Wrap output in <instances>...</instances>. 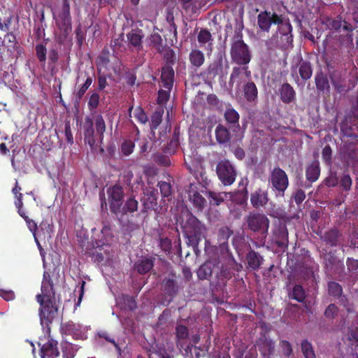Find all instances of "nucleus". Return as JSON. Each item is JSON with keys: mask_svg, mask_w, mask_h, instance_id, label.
Listing matches in <instances>:
<instances>
[{"mask_svg": "<svg viewBox=\"0 0 358 358\" xmlns=\"http://www.w3.org/2000/svg\"><path fill=\"white\" fill-rule=\"evenodd\" d=\"M272 24H280V31L276 34L275 37H280L282 41H277L276 45L280 48L288 46L292 41L291 26L287 23H282L280 17L275 13L264 11L258 15L257 25L262 31H268Z\"/></svg>", "mask_w": 358, "mask_h": 358, "instance_id": "1", "label": "nucleus"}, {"mask_svg": "<svg viewBox=\"0 0 358 358\" xmlns=\"http://www.w3.org/2000/svg\"><path fill=\"white\" fill-rule=\"evenodd\" d=\"M220 248L216 246H208L206 252L208 256L206 260L197 270V276L200 280H208L213 273L218 275L220 270Z\"/></svg>", "mask_w": 358, "mask_h": 358, "instance_id": "2", "label": "nucleus"}, {"mask_svg": "<svg viewBox=\"0 0 358 358\" xmlns=\"http://www.w3.org/2000/svg\"><path fill=\"white\" fill-rule=\"evenodd\" d=\"M185 234L189 243L193 247H196L202 238L206 234V227L191 213H187L183 224Z\"/></svg>", "mask_w": 358, "mask_h": 358, "instance_id": "3", "label": "nucleus"}, {"mask_svg": "<svg viewBox=\"0 0 358 358\" xmlns=\"http://www.w3.org/2000/svg\"><path fill=\"white\" fill-rule=\"evenodd\" d=\"M158 267L161 273L160 277L164 276L162 282V292L171 298L178 292V288L176 273L171 265L164 260L160 259L158 262ZM171 299H168L166 302L169 303Z\"/></svg>", "mask_w": 358, "mask_h": 358, "instance_id": "4", "label": "nucleus"}, {"mask_svg": "<svg viewBox=\"0 0 358 358\" xmlns=\"http://www.w3.org/2000/svg\"><path fill=\"white\" fill-rule=\"evenodd\" d=\"M37 302L40 304L39 316L41 325L47 328V333H50V324L52 323L58 312V305L55 299H41L40 296H36Z\"/></svg>", "mask_w": 358, "mask_h": 358, "instance_id": "5", "label": "nucleus"}, {"mask_svg": "<svg viewBox=\"0 0 358 358\" xmlns=\"http://www.w3.org/2000/svg\"><path fill=\"white\" fill-rule=\"evenodd\" d=\"M230 53L232 60L239 65L247 64L250 61L248 46L242 39L240 30H235Z\"/></svg>", "mask_w": 358, "mask_h": 358, "instance_id": "6", "label": "nucleus"}, {"mask_svg": "<svg viewBox=\"0 0 358 358\" xmlns=\"http://www.w3.org/2000/svg\"><path fill=\"white\" fill-rule=\"evenodd\" d=\"M247 228L253 231L259 232L264 237L268 234L270 221L264 213L250 212L245 217Z\"/></svg>", "mask_w": 358, "mask_h": 358, "instance_id": "7", "label": "nucleus"}, {"mask_svg": "<svg viewBox=\"0 0 358 358\" xmlns=\"http://www.w3.org/2000/svg\"><path fill=\"white\" fill-rule=\"evenodd\" d=\"M268 182L276 196H284L289 185V178L285 171L279 167L274 168L271 172Z\"/></svg>", "mask_w": 358, "mask_h": 358, "instance_id": "8", "label": "nucleus"}, {"mask_svg": "<svg viewBox=\"0 0 358 358\" xmlns=\"http://www.w3.org/2000/svg\"><path fill=\"white\" fill-rule=\"evenodd\" d=\"M216 173L224 185H232L237 176L234 165L228 159H222L217 162Z\"/></svg>", "mask_w": 358, "mask_h": 358, "instance_id": "9", "label": "nucleus"}, {"mask_svg": "<svg viewBox=\"0 0 358 358\" xmlns=\"http://www.w3.org/2000/svg\"><path fill=\"white\" fill-rule=\"evenodd\" d=\"M14 15L13 13L6 15L3 19L0 18V30L6 34L4 35V42L6 43L8 50H17L20 49V46L17 41L16 36L13 31H9L10 27L13 20Z\"/></svg>", "mask_w": 358, "mask_h": 358, "instance_id": "10", "label": "nucleus"}, {"mask_svg": "<svg viewBox=\"0 0 358 358\" xmlns=\"http://www.w3.org/2000/svg\"><path fill=\"white\" fill-rule=\"evenodd\" d=\"M110 212L114 215H120V206L124 196L123 188L120 185H115L108 189Z\"/></svg>", "mask_w": 358, "mask_h": 358, "instance_id": "11", "label": "nucleus"}, {"mask_svg": "<svg viewBox=\"0 0 358 358\" xmlns=\"http://www.w3.org/2000/svg\"><path fill=\"white\" fill-rule=\"evenodd\" d=\"M328 73L336 92L339 94L345 93L348 91L346 85L345 72L339 70H334V66L329 62H327Z\"/></svg>", "mask_w": 358, "mask_h": 358, "instance_id": "12", "label": "nucleus"}, {"mask_svg": "<svg viewBox=\"0 0 358 358\" xmlns=\"http://www.w3.org/2000/svg\"><path fill=\"white\" fill-rule=\"evenodd\" d=\"M48 334V341L43 344L38 343L41 346L40 355L41 358H60L57 341L52 338L50 333Z\"/></svg>", "mask_w": 358, "mask_h": 358, "instance_id": "13", "label": "nucleus"}, {"mask_svg": "<svg viewBox=\"0 0 358 358\" xmlns=\"http://www.w3.org/2000/svg\"><path fill=\"white\" fill-rule=\"evenodd\" d=\"M41 290V293L36 295L40 296L41 299H56L53 280L50 273L47 271L43 273Z\"/></svg>", "mask_w": 358, "mask_h": 358, "instance_id": "14", "label": "nucleus"}, {"mask_svg": "<svg viewBox=\"0 0 358 358\" xmlns=\"http://www.w3.org/2000/svg\"><path fill=\"white\" fill-rule=\"evenodd\" d=\"M138 210V201L134 197H129L124 205L120 206V215H115L120 222L124 224L129 221L127 213H133Z\"/></svg>", "mask_w": 358, "mask_h": 358, "instance_id": "15", "label": "nucleus"}, {"mask_svg": "<svg viewBox=\"0 0 358 358\" xmlns=\"http://www.w3.org/2000/svg\"><path fill=\"white\" fill-rule=\"evenodd\" d=\"M268 201V197L266 191L258 189L251 194L250 202L255 208L264 207Z\"/></svg>", "mask_w": 358, "mask_h": 358, "instance_id": "16", "label": "nucleus"}, {"mask_svg": "<svg viewBox=\"0 0 358 358\" xmlns=\"http://www.w3.org/2000/svg\"><path fill=\"white\" fill-rule=\"evenodd\" d=\"M108 241H96L94 247L95 248V253L93 255L95 259L98 262H102L109 254L110 245L108 243Z\"/></svg>", "mask_w": 358, "mask_h": 358, "instance_id": "17", "label": "nucleus"}, {"mask_svg": "<svg viewBox=\"0 0 358 358\" xmlns=\"http://www.w3.org/2000/svg\"><path fill=\"white\" fill-rule=\"evenodd\" d=\"M161 80L165 89L171 90L174 80V71L171 65H164L162 67Z\"/></svg>", "mask_w": 358, "mask_h": 358, "instance_id": "18", "label": "nucleus"}, {"mask_svg": "<svg viewBox=\"0 0 358 358\" xmlns=\"http://www.w3.org/2000/svg\"><path fill=\"white\" fill-rule=\"evenodd\" d=\"M281 101L289 103L295 100L296 93L293 87L288 83H284L279 89Z\"/></svg>", "mask_w": 358, "mask_h": 358, "instance_id": "19", "label": "nucleus"}, {"mask_svg": "<svg viewBox=\"0 0 358 358\" xmlns=\"http://www.w3.org/2000/svg\"><path fill=\"white\" fill-rule=\"evenodd\" d=\"M342 234L336 229H331L321 236V239L331 246H336L340 243Z\"/></svg>", "mask_w": 358, "mask_h": 358, "instance_id": "20", "label": "nucleus"}, {"mask_svg": "<svg viewBox=\"0 0 358 358\" xmlns=\"http://www.w3.org/2000/svg\"><path fill=\"white\" fill-rule=\"evenodd\" d=\"M275 240L280 248H285L288 245V231L285 224L278 227L275 232Z\"/></svg>", "mask_w": 358, "mask_h": 358, "instance_id": "21", "label": "nucleus"}, {"mask_svg": "<svg viewBox=\"0 0 358 358\" xmlns=\"http://www.w3.org/2000/svg\"><path fill=\"white\" fill-rule=\"evenodd\" d=\"M315 80L317 91L329 94L330 85L328 78L325 74H324L322 72L316 73Z\"/></svg>", "mask_w": 358, "mask_h": 358, "instance_id": "22", "label": "nucleus"}, {"mask_svg": "<svg viewBox=\"0 0 358 358\" xmlns=\"http://www.w3.org/2000/svg\"><path fill=\"white\" fill-rule=\"evenodd\" d=\"M215 137L220 144H224L230 142L231 136L226 127L219 124L215 128Z\"/></svg>", "mask_w": 358, "mask_h": 358, "instance_id": "23", "label": "nucleus"}, {"mask_svg": "<svg viewBox=\"0 0 358 358\" xmlns=\"http://www.w3.org/2000/svg\"><path fill=\"white\" fill-rule=\"evenodd\" d=\"M152 259L145 257L139 259L134 264V269L140 274H144L149 272L153 267Z\"/></svg>", "mask_w": 358, "mask_h": 358, "instance_id": "24", "label": "nucleus"}, {"mask_svg": "<svg viewBox=\"0 0 358 358\" xmlns=\"http://www.w3.org/2000/svg\"><path fill=\"white\" fill-rule=\"evenodd\" d=\"M86 123L88 124V126L85 128L84 131L85 141L92 148L96 144L94 138L95 129L93 127V121L91 119L87 118Z\"/></svg>", "mask_w": 358, "mask_h": 358, "instance_id": "25", "label": "nucleus"}, {"mask_svg": "<svg viewBox=\"0 0 358 358\" xmlns=\"http://www.w3.org/2000/svg\"><path fill=\"white\" fill-rule=\"evenodd\" d=\"M189 60L194 67L199 68L204 63V54L198 49H193L189 55Z\"/></svg>", "mask_w": 358, "mask_h": 358, "instance_id": "26", "label": "nucleus"}, {"mask_svg": "<svg viewBox=\"0 0 358 358\" xmlns=\"http://www.w3.org/2000/svg\"><path fill=\"white\" fill-rule=\"evenodd\" d=\"M224 115L226 121L231 124L232 127H234V131H236V129H239V115L237 111L234 108H228L226 109Z\"/></svg>", "mask_w": 358, "mask_h": 358, "instance_id": "27", "label": "nucleus"}, {"mask_svg": "<svg viewBox=\"0 0 358 358\" xmlns=\"http://www.w3.org/2000/svg\"><path fill=\"white\" fill-rule=\"evenodd\" d=\"M249 266L254 269H258L263 262V257L257 252L252 250L246 257Z\"/></svg>", "mask_w": 358, "mask_h": 358, "instance_id": "28", "label": "nucleus"}, {"mask_svg": "<svg viewBox=\"0 0 358 358\" xmlns=\"http://www.w3.org/2000/svg\"><path fill=\"white\" fill-rule=\"evenodd\" d=\"M320 173V169L319 162L317 161L313 162L306 169V178L310 182L316 181L319 178Z\"/></svg>", "mask_w": 358, "mask_h": 358, "instance_id": "29", "label": "nucleus"}, {"mask_svg": "<svg viewBox=\"0 0 358 358\" xmlns=\"http://www.w3.org/2000/svg\"><path fill=\"white\" fill-rule=\"evenodd\" d=\"M95 130L99 136V143H103V136L106 131V123L103 116L101 114L96 115L94 117Z\"/></svg>", "mask_w": 358, "mask_h": 358, "instance_id": "30", "label": "nucleus"}, {"mask_svg": "<svg viewBox=\"0 0 358 358\" xmlns=\"http://www.w3.org/2000/svg\"><path fill=\"white\" fill-rule=\"evenodd\" d=\"M243 92L245 99L248 101H253L257 97V88L253 82H248L244 85Z\"/></svg>", "mask_w": 358, "mask_h": 358, "instance_id": "31", "label": "nucleus"}, {"mask_svg": "<svg viewBox=\"0 0 358 358\" xmlns=\"http://www.w3.org/2000/svg\"><path fill=\"white\" fill-rule=\"evenodd\" d=\"M80 347L69 342L62 343V351L63 358H73Z\"/></svg>", "mask_w": 358, "mask_h": 358, "instance_id": "32", "label": "nucleus"}, {"mask_svg": "<svg viewBox=\"0 0 358 358\" xmlns=\"http://www.w3.org/2000/svg\"><path fill=\"white\" fill-rule=\"evenodd\" d=\"M21 217L24 220V221L27 224V226L29 230L32 233L34 238L36 236H41V231H43V222L40 224V230L38 231H37L38 226H37L36 222L34 220L30 219L26 215V213L23 216H21Z\"/></svg>", "mask_w": 358, "mask_h": 358, "instance_id": "33", "label": "nucleus"}, {"mask_svg": "<svg viewBox=\"0 0 358 358\" xmlns=\"http://www.w3.org/2000/svg\"><path fill=\"white\" fill-rule=\"evenodd\" d=\"M138 30L132 29L130 32L127 34V39L129 43L139 49L142 47V35L139 34Z\"/></svg>", "mask_w": 358, "mask_h": 358, "instance_id": "34", "label": "nucleus"}, {"mask_svg": "<svg viewBox=\"0 0 358 358\" xmlns=\"http://www.w3.org/2000/svg\"><path fill=\"white\" fill-rule=\"evenodd\" d=\"M160 187V192L162 194V203H163V206H162V208L163 206H165L167 205L168 202L170 201V196L171 195V187L169 182H162L159 185Z\"/></svg>", "mask_w": 358, "mask_h": 358, "instance_id": "35", "label": "nucleus"}, {"mask_svg": "<svg viewBox=\"0 0 358 358\" xmlns=\"http://www.w3.org/2000/svg\"><path fill=\"white\" fill-rule=\"evenodd\" d=\"M289 296L295 299L298 302H303L306 299V292L300 285H296L293 287L292 291L289 292Z\"/></svg>", "mask_w": 358, "mask_h": 358, "instance_id": "36", "label": "nucleus"}, {"mask_svg": "<svg viewBox=\"0 0 358 358\" xmlns=\"http://www.w3.org/2000/svg\"><path fill=\"white\" fill-rule=\"evenodd\" d=\"M231 195V193L227 192H209L208 196L210 199V202L214 205L219 206L222 202H223L228 196Z\"/></svg>", "mask_w": 358, "mask_h": 358, "instance_id": "37", "label": "nucleus"}, {"mask_svg": "<svg viewBox=\"0 0 358 358\" xmlns=\"http://www.w3.org/2000/svg\"><path fill=\"white\" fill-rule=\"evenodd\" d=\"M301 349L305 358H316L314 348L308 340L301 341Z\"/></svg>", "mask_w": 358, "mask_h": 358, "instance_id": "38", "label": "nucleus"}, {"mask_svg": "<svg viewBox=\"0 0 358 358\" xmlns=\"http://www.w3.org/2000/svg\"><path fill=\"white\" fill-rule=\"evenodd\" d=\"M299 74L304 80H308L313 73V70L310 62H302L299 65Z\"/></svg>", "mask_w": 358, "mask_h": 358, "instance_id": "39", "label": "nucleus"}, {"mask_svg": "<svg viewBox=\"0 0 358 358\" xmlns=\"http://www.w3.org/2000/svg\"><path fill=\"white\" fill-rule=\"evenodd\" d=\"M189 199L199 210H201L206 204V199L198 192H194L189 194Z\"/></svg>", "mask_w": 358, "mask_h": 358, "instance_id": "40", "label": "nucleus"}, {"mask_svg": "<svg viewBox=\"0 0 358 358\" xmlns=\"http://www.w3.org/2000/svg\"><path fill=\"white\" fill-rule=\"evenodd\" d=\"M328 292L329 295L337 299L343 294V289L338 282H330L328 283Z\"/></svg>", "mask_w": 358, "mask_h": 358, "instance_id": "41", "label": "nucleus"}, {"mask_svg": "<svg viewBox=\"0 0 358 358\" xmlns=\"http://www.w3.org/2000/svg\"><path fill=\"white\" fill-rule=\"evenodd\" d=\"M324 24L330 29L338 30L342 27V19L339 16L335 18L327 17L325 18Z\"/></svg>", "mask_w": 358, "mask_h": 358, "instance_id": "42", "label": "nucleus"}, {"mask_svg": "<svg viewBox=\"0 0 358 358\" xmlns=\"http://www.w3.org/2000/svg\"><path fill=\"white\" fill-rule=\"evenodd\" d=\"M198 41L200 46L213 41L210 32L206 29H201L198 34ZM211 44V43H210Z\"/></svg>", "mask_w": 358, "mask_h": 358, "instance_id": "43", "label": "nucleus"}, {"mask_svg": "<svg viewBox=\"0 0 358 358\" xmlns=\"http://www.w3.org/2000/svg\"><path fill=\"white\" fill-rule=\"evenodd\" d=\"M233 231L231 230L228 227H222L218 230V238L222 244L227 242L229 238L232 235Z\"/></svg>", "mask_w": 358, "mask_h": 358, "instance_id": "44", "label": "nucleus"}, {"mask_svg": "<svg viewBox=\"0 0 358 358\" xmlns=\"http://www.w3.org/2000/svg\"><path fill=\"white\" fill-rule=\"evenodd\" d=\"M36 54L39 62L45 66L46 60L47 49L43 44H38L36 45Z\"/></svg>", "mask_w": 358, "mask_h": 358, "instance_id": "45", "label": "nucleus"}, {"mask_svg": "<svg viewBox=\"0 0 358 358\" xmlns=\"http://www.w3.org/2000/svg\"><path fill=\"white\" fill-rule=\"evenodd\" d=\"M338 308L334 303H330L325 309L324 315L328 320H333L338 316Z\"/></svg>", "mask_w": 358, "mask_h": 358, "instance_id": "46", "label": "nucleus"}, {"mask_svg": "<svg viewBox=\"0 0 358 358\" xmlns=\"http://www.w3.org/2000/svg\"><path fill=\"white\" fill-rule=\"evenodd\" d=\"M100 101V96L98 93L94 92L91 94L90 96L87 106L89 110L92 113L94 110H95L97 107L99 106Z\"/></svg>", "mask_w": 358, "mask_h": 358, "instance_id": "47", "label": "nucleus"}, {"mask_svg": "<svg viewBox=\"0 0 358 358\" xmlns=\"http://www.w3.org/2000/svg\"><path fill=\"white\" fill-rule=\"evenodd\" d=\"M164 60L166 62L165 65H171L172 66L175 63L176 57L174 52L172 49L166 48L162 52Z\"/></svg>", "mask_w": 358, "mask_h": 358, "instance_id": "48", "label": "nucleus"}, {"mask_svg": "<svg viewBox=\"0 0 358 358\" xmlns=\"http://www.w3.org/2000/svg\"><path fill=\"white\" fill-rule=\"evenodd\" d=\"M352 184V180L351 177L348 173H344L341 178L340 180V186L345 191H349L351 189Z\"/></svg>", "mask_w": 358, "mask_h": 358, "instance_id": "49", "label": "nucleus"}, {"mask_svg": "<svg viewBox=\"0 0 358 358\" xmlns=\"http://www.w3.org/2000/svg\"><path fill=\"white\" fill-rule=\"evenodd\" d=\"M64 327H65L66 331L73 336H78L80 333V325L78 324H75L72 322H69L66 323Z\"/></svg>", "mask_w": 358, "mask_h": 358, "instance_id": "50", "label": "nucleus"}, {"mask_svg": "<svg viewBox=\"0 0 358 358\" xmlns=\"http://www.w3.org/2000/svg\"><path fill=\"white\" fill-rule=\"evenodd\" d=\"M97 335L99 338H103L106 341L111 343L115 348L120 349L114 338L106 331H100L98 332Z\"/></svg>", "mask_w": 358, "mask_h": 358, "instance_id": "51", "label": "nucleus"}, {"mask_svg": "<svg viewBox=\"0 0 358 358\" xmlns=\"http://www.w3.org/2000/svg\"><path fill=\"white\" fill-rule=\"evenodd\" d=\"M134 116L140 123H145L148 121V117L145 113L140 106L135 109L134 112Z\"/></svg>", "mask_w": 358, "mask_h": 358, "instance_id": "52", "label": "nucleus"}, {"mask_svg": "<svg viewBox=\"0 0 358 358\" xmlns=\"http://www.w3.org/2000/svg\"><path fill=\"white\" fill-rule=\"evenodd\" d=\"M122 299L125 307L128 308L130 310L136 309V301L134 296L123 295Z\"/></svg>", "mask_w": 358, "mask_h": 358, "instance_id": "53", "label": "nucleus"}, {"mask_svg": "<svg viewBox=\"0 0 358 358\" xmlns=\"http://www.w3.org/2000/svg\"><path fill=\"white\" fill-rule=\"evenodd\" d=\"M195 3L196 0H192L189 3L182 8L185 10L186 14L189 16H192L194 14H199L198 8Z\"/></svg>", "mask_w": 358, "mask_h": 358, "instance_id": "54", "label": "nucleus"}, {"mask_svg": "<svg viewBox=\"0 0 358 358\" xmlns=\"http://www.w3.org/2000/svg\"><path fill=\"white\" fill-rule=\"evenodd\" d=\"M134 143L131 141H125L121 145V150L122 153L128 156L133 152Z\"/></svg>", "mask_w": 358, "mask_h": 358, "instance_id": "55", "label": "nucleus"}, {"mask_svg": "<svg viewBox=\"0 0 358 358\" xmlns=\"http://www.w3.org/2000/svg\"><path fill=\"white\" fill-rule=\"evenodd\" d=\"M124 41V34H120L117 38L111 41V47L114 51L120 50Z\"/></svg>", "mask_w": 358, "mask_h": 358, "instance_id": "56", "label": "nucleus"}, {"mask_svg": "<svg viewBox=\"0 0 358 358\" xmlns=\"http://www.w3.org/2000/svg\"><path fill=\"white\" fill-rule=\"evenodd\" d=\"M338 178L336 173H331L329 176L324 180V183L328 187H335L338 183Z\"/></svg>", "mask_w": 358, "mask_h": 358, "instance_id": "57", "label": "nucleus"}, {"mask_svg": "<svg viewBox=\"0 0 358 358\" xmlns=\"http://www.w3.org/2000/svg\"><path fill=\"white\" fill-rule=\"evenodd\" d=\"M0 296L6 301H13L15 298V293L13 290L0 289Z\"/></svg>", "mask_w": 358, "mask_h": 358, "instance_id": "58", "label": "nucleus"}, {"mask_svg": "<svg viewBox=\"0 0 358 358\" xmlns=\"http://www.w3.org/2000/svg\"><path fill=\"white\" fill-rule=\"evenodd\" d=\"M109 56H110L109 50L107 48H104L102 50L101 55L98 57L99 64L103 66H106L107 64H108V63L110 62Z\"/></svg>", "mask_w": 358, "mask_h": 358, "instance_id": "59", "label": "nucleus"}, {"mask_svg": "<svg viewBox=\"0 0 358 358\" xmlns=\"http://www.w3.org/2000/svg\"><path fill=\"white\" fill-rule=\"evenodd\" d=\"M171 90H164L158 91V105L162 104L169 99Z\"/></svg>", "mask_w": 358, "mask_h": 358, "instance_id": "60", "label": "nucleus"}, {"mask_svg": "<svg viewBox=\"0 0 358 358\" xmlns=\"http://www.w3.org/2000/svg\"><path fill=\"white\" fill-rule=\"evenodd\" d=\"M331 152H332L331 148L329 145H326L323 148L322 152V159L328 164H331Z\"/></svg>", "mask_w": 358, "mask_h": 358, "instance_id": "61", "label": "nucleus"}, {"mask_svg": "<svg viewBox=\"0 0 358 358\" xmlns=\"http://www.w3.org/2000/svg\"><path fill=\"white\" fill-rule=\"evenodd\" d=\"M176 334L179 339H185L188 336V329L184 325H178L176 327Z\"/></svg>", "mask_w": 358, "mask_h": 358, "instance_id": "62", "label": "nucleus"}, {"mask_svg": "<svg viewBox=\"0 0 358 358\" xmlns=\"http://www.w3.org/2000/svg\"><path fill=\"white\" fill-rule=\"evenodd\" d=\"M15 206L17 209V213L20 216H23L25 211L23 209L22 194H19L18 197H15Z\"/></svg>", "mask_w": 358, "mask_h": 358, "instance_id": "63", "label": "nucleus"}, {"mask_svg": "<svg viewBox=\"0 0 358 358\" xmlns=\"http://www.w3.org/2000/svg\"><path fill=\"white\" fill-rule=\"evenodd\" d=\"M136 80V73L133 71H128L125 73V80L128 85L134 86Z\"/></svg>", "mask_w": 358, "mask_h": 358, "instance_id": "64", "label": "nucleus"}]
</instances>
